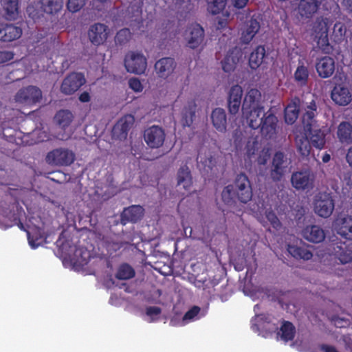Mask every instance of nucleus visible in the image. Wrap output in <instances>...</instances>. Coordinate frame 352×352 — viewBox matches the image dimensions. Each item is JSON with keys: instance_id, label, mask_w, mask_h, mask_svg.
<instances>
[{"instance_id": "1", "label": "nucleus", "mask_w": 352, "mask_h": 352, "mask_svg": "<svg viewBox=\"0 0 352 352\" xmlns=\"http://www.w3.org/2000/svg\"><path fill=\"white\" fill-rule=\"evenodd\" d=\"M252 188L248 177L245 173L236 175L233 184L225 186L221 192V199L228 206H233L238 200L247 204L252 198Z\"/></svg>"}, {"instance_id": "2", "label": "nucleus", "mask_w": 352, "mask_h": 352, "mask_svg": "<svg viewBox=\"0 0 352 352\" xmlns=\"http://www.w3.org/2000/svg\"><path fill=\"white\" fill-rule=\"evenodd\" d=\"M314 211L323 218L329 217L335 208V201L331 193L320 192L314 197Z\"/></svg>"}, {"instance_id": "3", "label": "nucleus", "mask_w": 352, "mask_h": 352, "mask_svg": "<svg viewBox=\"0 0 352 352\" xmlns=\"http://www.w3.org/2000/svg\"><path fill=\"white\" fill-rule=\"evenodd\" d=\"M327 23L324 20L316 21L314 26V41L317 47L323 54H330L333 51V45L329 43Z\"/></svg>"}, {"instance_id": "4", "label": "nucleus", "mask_w": 352, "mask_h": 352, "mask_svg": "<svg viewBox=\"0 0 352 352\" xmlns=\"http://www.w3.org/2000/svg\"><path fill=\"white\" fill-rule=\"evenodd\" d=\"M75 160V154L68 148H58L50 151L46 162L51 165L67 166Z\"/></svg>"}, {"instance_id": "5", "label": "nucleus", "mask_w": 352, "mask_h": 352, "mask_svg": "<svg viewBox=\"0 0 352 352\" xmlns=\"http://www.w3.org/2000/svg\"><path fill=\"white\" fill-rule=\"evenodd\" d=\"M124 62L126 71L136 74H143L147 67L146 58L140 52H129Z\"/></svg>"}, {"instance_id": "6", "label": "nucleus", "mask_w": 352, "mask_h": 352, "mask_svg": "<svg viewBox=\"0 0 352 352\" xmlns=\"http://www.w3.org/2000/svg\"><path fill=\"white\" fill-rule=\"evenodd\" d=\"M314 174L309 169L296 171L292 173L291 183L297 190H311L314 188Z\"/></svg>"}, {"instance_id": "7", "label": "nucleus", "mask_w": 352, "mask_h": 352, "mask_svg": "<svg viewBox=\"0 0 352 352\" xmlns=\"http://www.w3.org/2000/svg\"><path fill=\"white\" fill-rule=\"evenodd\" d=\"M42 98L41 90L32 85L20 89L15 95V100L26 105H34L39 102Z\"/></svg>"}, {"instance_id": "8", "label": "nucleus", "mask_w": 352, "mask_h": 352, "mask_svg": "<svg viewBox=\"0 0 352 352\" xmlns=\"http://www.w3.org/2000/svg\"><path fill=\"white\" fill-rule=\"evenodd\" d=\"M86 82L85 76L82 73L72 72L63 80L60 91L65 95H72L77 91Z\"/></svg>"}, {"instance_id": "9", "label": "nucleus", "mask_w": 352, "mask_h": 352, "mask_svg": "<svg viewBox=\"0 0 352 352\" xmlns=\"http://www.w3.org/2000/svg\"><path fill=\"white\" fill-rule=\"evenodd\" d=\"M143 136L146 144L151 148H159L162 146L166 138L164 130L157 125L146 129Z\"/></svg>"}, {"instance_id": "10", "label": "nucleus", "mask_w": 352, "mask_h": 352, "mask_svg": "<svg viewBox=\"0 0 352 352\" xmlns=\"http://www.w3.org/2000/svg\"><path fill=\"white\" fill-rule=\"evenodd\" d=\"M287 168V160L285 154L281 151L274 153L270 170V176L274 182L281 181Z\"/></svg>"}, {"instance_id": "11", "label": "nucleus", "mask_w": 352, "mask_h": 352, "mask_svg": "<svg viewBox=\"0 0 352 352\" xmlns=\"http://www.w3.org/2000/svg\"><path fill=\"white\" fill-rule=\"evenodd\" d=\"M109 30L107 25L96 23L91 25L88 30L90 42L96 46L103 44L107 39Z\"/></svg>"}, {"instance_id": "12", "label": "nucleus", "mask_w": 352, "mask_h": 352, "mask_svg": "<svg viewBox=\"0 0 352 352\" xmlns=\"http://www.w3.org/2000/svg\"><path fill=\"white\" fill-rule=\"evenodd\" d=\"M188 34L186 36L187 47L190 49H197L201 45L204 39V30L198 23L192 24L187 30Z\"/></svg>"}, {"instance_id": "13", "label": "nucleus", "mask_w": 352, "mask_h": 352, "mask_svg": "<svg viewBox=\"0 0 352 352\" xmlns=\"http://www.w3.org/2000/svg\"><path fill=\"white\" fill-rule=\"evenodd\" d=\"M315 67L318 75L320 78H329L335 72V60L333 58L328 56L317 58Z\"/></svg>"}, {"instance_id": "14", "label": "nucleus", "mask_w": 352, "mask_h": 352, "mask_svg": "<svg viewBox=\"0 0 352 352\" xmlns=\"http://www.w3.org/2000/svg\"><path fill=\"white\" fill-rule=\"evenodd\" d=\"M277 122L276 116L272 113L267 112L258 129L260 130L261 135L266 139H271L276 133Z\"/></svg>"}, {"instance_id": "15", "label": "nucleus", "mask_w": 352, "mask_h": 352, "mask_svg": "<svg viewBox=\"0 0 352 352\" xmlns=\"http://www.w3.org/2000/svg\"><path fill=\"white\" fill-rule=\"evenodd\" d=\"M134 120L133 116L131 114L122 117L113 127V135L120 140L126 139Z\"/></svg>"}, {"instance_id": "16", "label": "nucleus", "mask_w": 352, "mask_h": 352, "mask_svg": "<svg viewBox=\"0 0 352 352\" xmlns=\"http://www.w3.org/2000/svg\"><path fill=\"white\" fill-rule=\"evenodd\" d=\"M332 100L339 106H346L352 101V94L348 87L343 85H336L331 91Z\"/></svg>"}, {"instance_id": "17", "label": "nucleus", "mask_w": 352, "mask_h": 352, "mask_svg": "<svg viewBox=\"0 0 352 352\" xmlns=\"http://www.w3.org/2000/svg\"><path fill=\"white\" fill-rule=\"evenodd\" d=\"M322 0H300L298 12L302 18L311 19L319 10Z\"/></svg>"}, {"instance_id": "18", "label": "nucleus", "mask_w": 352, "mask_h": 352, "mask_svg": "<svg viewBox=\"0 0 352 352\" xmlns=\"http://www.w3.org/2000/svg\"><path fill=\"white\" fill-rule=\"evenodd\" d=\"M243 53L241 49L235 47L230 50L221 61L223 70L225 72L234 71L239 60L241 59Z\"/></svg>"}, {"instance_id": "19", "label": "nucleus", "mask_w": 352, "mask_h": 352, "mask_svg": "<svg viewBox=\"0 0 352 352\" xmlns=\"http://www.w3.org/2000/svg\"><path fill=\"white\" fill-rule=\"evenodd\" d=\"M242 95L243 90L241 86L236 85L230 88L228 98V107L231 114L235 115L239 112L241 105Z\"/></svg>"}, {"instance_id": "20", "label": "nucleus", "mask_w": 352, "mask_h": 352, "mask_svg": "<svg viewBox=\"0 0 352 352\" xmlns=\"http://www.w3.org/2000/svg\"><path fill=\"white\" fill-rule=\"evenodd\" d=\"M261 103V94L257 89H251L245 94L242 107V110L261 109H263Z\"/></svg>"}, {"instance_id": "21", "label": "nucleus", "mask_w": 352, "mask_h": 352, "mask_svg": "<svg viewBox=\"0 0 352 352\" xmlns=\"http://www.w3.org/2000/svg\"><path fill=\"white\" fill-rule=\"evenodd\" d=\"M21 27L10 23H0V41L11 42L19 38L22 35Z\"/></svg>"}, {"instance_id": "22", "label": "nucleus", "mask_w": 352, "mask_h": 352, "mask_svg": "<svg viewBox=\"0 0 352 352\" xmlns=\"http://www.w3.org/2000/svg\"><path fill=\"white\" fill-rule=\"evenodd\" d=\"M176 63L174 58L164 57L158 60L155 64V69L159 77L168 78L174 71Z\"/></svg>"}, {"instance_id": "23", "label": "nucleus", "mask_w": 352, "mask_h": 352, "mask_svg": "<svg viewBox=\"0 0 352 352\" xmlns=\"http://www.w3.org/2000/svg\"><path fill=\"white\" fill-rule=\"evenodd\" d=\"M243 118L246 120L248 126L253 129H258L262 123V119L266 113L264 108L261 109L242 110Z\"/></svg>"}, {"instance_id": "24", "label": "nucleus", "mask_w": 352, "mask_h": 352, "mask_svg": "<svg viewBox=\"0 0 352 352\" xmlns=\"http://www.w3.org/2000/svg\"><path fill=\"white\" fill-rule=\"evenodd\" d=\"M333 254L342 264L350 263L352 261V243H337L333 247Z\"/></svg>"}, {"instance_id": "25", "label": "nucleus", "mask_w": 352, "mask_h": 352, "mask_svg": "<svg viewBox=\"0 0 352 352\" xmlns=\"http://www.w3.org/2000/svg\"><path fill=\"white\" fill-rule=\"evenodd\" d=\"M317 115V105L316 102L312 100L305 107V113L302 118V124L305 130H310L312 127L316 126V118Z\"/></svg>"}, {"instance_id": "26", "label": "nucleus", "mask_w": 352, "mask_h": 352, "mask_svg": "<svg viewBox=\"0 0 352 352\" xmlns=\"http://www.w3.org/2000/svg\"><path fill=\"white\" fill-rule=\"evenodd\" d=\"M144 214V209L139 205H133L124 209L121 214V222L125 225L128 222L136 223Z\"/></svg>"}, {"instance_id": "27", "label": "nucleus", "mask_w": 352, "mask_h": 352, "mask_svg": "<svg viewBox=\"0 0 352 352\" xmlns=\"http://www.w3.org/2000/svg\"><path fill=\"white\" fill-rule=\"evenodd\" d=\"M260 28L259 21L254 16L251 17V19L245 23L243 30H242L241 41L243 43H249L258 32Z\"/></svg>"}, {"instance_id": "28", "label": "nucleus", "mask_w": 352, "mask_h": 352, "mask_svg": "<svg viewBox=\"0 0 352 352\" xmlns=\"http://www.w3.org/2000/svg\"><path fill=\"white\" fill-rule=\"evenodd\" d=\"M337 233L347 240L352 241V217L346 216L336 221Z\"/></svg>"}, {"instance_id": "29", "label": "nucleus", "mask_w": 352, "mask_h": 352, "mask_svg": "<svg viewBox=\"0 0 352 352\" xmlns=\"http://www.w3.org/2000/svg\"><path fill=\"white\" fill-rule=\"evenodd\" d=\"M213 126L217 131L224 133L227 129V115L226 111L222 108H215L212 110L210 116Z\"/></svg>"}, {"instance_id": "30", "label": "nucleus", "mask_w": 352, "mask_h": 352, "mask_svg": "<svg viewBox=\"0 0 352 352\" xmlns=\"http://www.w3.org/2000/svg\"><path fill=\"white\" fill-rule=\"evenodd\" d=\"M302 234L305 239L315 243H320L325 239L324 231L316 225L307 226Z\"/></svg>"}, {"instance_id": "31", "label": "nucleus", "mask_w": 352, "mask_h": 352, "mask_svg": "<svg viewBox=\"0 0 352 352\" xmlns=\"http://www.w3.org/2000/svg\"><path fill=\"white\" fill-rule=\"evenodd\" d=\"M305 131L309 133V140L312 146L319 150L324 148L327 135L325 130L312 127L311 129Z\"/></svg>"}, {"instance_id": "32", "label": "nucleus", "mask_w": 352, "mask_h": 352, "mask_svg": "<svg viewBox=\"0 0 352 352\" xmlns=\"http://www.w3.org/2000/svg\"><path fill=\"white\" fill-rule=\"evenodd\" d=\"M337 138L342 144L352 143V124L349 122H341L337 128Z\"/></svg>"}, {"instance_id": "33", "label": "nucleus", "mask_w": 352, "mask_h": 352, "mask_svg": "<svg viewBox=\"0 0 352 352\" xmlns=\"http://www.w3.org/2000/svg\"><path fill=\"white\" fill-rule=\"evenodd\" d=\"M309 78L308 66L302 60H298V66L294 74V81L300 86H306Z\"/></svg>"}, {"instance_id": "34", "label": "nucleus", "mask_w": 352, "mask_h": 352, "mask_svg": "<svg viewBox=\"0 0 352 352\" xmlns=\"http://www.w3.org/2000/svg\"><path fill=\"white\" fill-rule=\"evenodd\" d=\"M197 104L195 101L188 102L182 112V124L184 126H190L195 118Z\"/></svg>"}, {"instance_id": "35", "label": "nucleus", "mask_w": 352, "mask_h": 352, "mask_svg": "<svg viewBox=\"0 0 352 352\" xmlns=\"http://www.w3.org/2000/svg\"><path fill=\"white\" fill-rule=\"evenodd\" d=\"M288 252L296 259H302L304 261L310 260L313 254L308 247L298 246L294 245H288Z\"/></svg>"}, {"instance_id": "36", "label": "nucleus", "mask_w": 352, "mask_h": 352, "mask_svg": "<svg viewBox=\"0 0 352 352\" xmlns=\"http://www.w3.org/2000/svg\"><path fill=\"white\" fill-rule=\"evenodd\" d=\"M41 9L51 15L57 14L63 7V0H41Z\"/></svg>"}, {"instance_id": "37", "label": "nucleus", "mask_w": 352, "mask_h": 352, "mask_svg": "<svg viewBox=\"0 0 352 352\" xmlns=\"http://www.w3.org/2000/svg\"><path fill=\"white\" fill-rule=\"evenodd\" d=\"M265 56L264 46H257L250 54L249 57V65L252 69H257L263 63Z\"/></svg>"}, {"instance_id": "38", "label": "nucleus", "mask_w": 352, "mask_h": 352, "mask_svg": "<svg viewBox=\"0 0 352 352\" xmlns=\"http://www.w3.org/2000/svg\"><path fill=\"white\" fill-rule=\"evenodd\" d=\"M192 184L191 173L186 166L180 167L177 172V185L182 186L185 190H189Z\"/></svg>"}, {"instance_id": "39", "label": "nucleus", "mask_w": 352, "mask_h": 352, "mask_svg": "<svg viewBox=\"0 0 352 352\" xmlns=\"http://www.w3.org/2000/svg\"><path fill=\"white\" fill-rule=\"evenodd\" d=\"M296 144L298 153L305 157L309 156L311 150V143L307 135H297Z\"/></svg>"}, {"instance_id": "40", "label": "nucleus", "mask_w": 352, "mask_h": 352, "mask_svg": "<svg viewBox=\"0 0 352 352\" xmlns=\"http://www.w3.org/2000/svg\"><path fill=\"white\" fill-rule=\"evenodd\" d=\"M299 112V106L296 102L287 104L284 111L285 122L288 124H293L298 119Z\"/></svg>"}, {"instance_id": "41", "label": "nucleus", "mask_w": 352, "mask_h": 352, "mask_svg": "<svg viewBox=\"0 0 352 352\" xmlns=\"http://www.w3.org/2000/svg\"><path fill=\"white\" fill-rule=\"evenodd\" d=\"M280 338L284 341L292 340L295 337L296 328L294 325L289 321H283L280 328Z\"/></svg>"}, {"instance_id": "42", "label": "nucleus", "mask_w": 352, "mask_h": 352, "mask_svg": "<svg viewBox=\"0 0 352 352\" xmlns=\"http://www.w3.org/2000/svg\"><path fill=\"white\" fill-rule=\"evenodd\" d=\"M73 118V114L69 110H60L55 115L54 119L57 124L64 129L71 124Z\"/></svg>"}, {"instance_id": "43", "label": "nucleus", "mask_w": 352, "mask_h": 352, "mask_svg": "<svg viewBox=\"0 0 352 352\" xmlns=\"http://www.w3.org/2000/svg\"><path fill=\"white\" fill-rule=\"evenodd\" d=\"M3 6L7 15V18L10 19H14L18 14V0H3Z\"/></svg>"}, {"instance_id": "44", "label": "nucleus", "mask_w": 352, "mask_h": 352, "mask_svg": "<svg viewBox=\"0 0 352 352\" xmlns=\"http://www.w3.org/2000/svg\"><path fill=\"white\" fill-rule=\"evenodd\" d=\"M135 276V271L129 264L124 263L120 266L116 274L119 280H127Z\"/></svg>"}, {"instance_id": "45", "label": "nucleus", "mask_w": 352, "mask_h": 352, "mask_svg": "<svg viewBox=\"0 0 352 352\" xmlns=\"http://www.w3.org/2000/svg\"><path fill=\"white\" fill-rule=\"evenodd\" d=\"M227 0H210L208 1V11L212 15L222 12L226 8Z\"/></svg>"}, {"instance_id": "46", "label": "nucleus", "mask_w": 352, "mask_h": 352, "mask_svg": "<svg viewBox=\"0 0 352 352\" xmlns=\"http://www.w3.org/2000/svg\"><path fill=\"white\" fill-rule=\"evenodd\" d=\"M75 256L76 262L81 266L87 265L91 258L90 252L85 248H80L76 250Z\"/></svg>"}, {"instance_id": "47", "label": "nucleus", "mask_w": 352, "mask_h": 352, "mask_svg": "<svg viewBox=\"0 0 352 352\" xmlns=\"http://www.w3.org/2000/svg\"><path fill=\"white\" fill-rule=\"evenodd\" d=\"M131 37V33L128 28H123L120 30L115 37L116 42L120 45H122L128 42Z\"/></svg>"}, {"instance_id": "48", "label": "nucleus", "mask_w": 352, "mask_h": 352, "mask_svg": "<svg viewBox=\"0 0 352 352\" xmlns=\"http://www.w3.org/2000/svg\"><path fill=\"white\" fill-rule=\"evenodd\" d=\"M265 216L268 221L276 230H278L280 229L282 224L278 218L277 217L276 213L273 210H267Z\"/></svg>"}, {"instance_id": "49", "label": "nucleus", "mask_w": 352, "mask_h": 352, "mask_svg": "<svg viewBox=\"0 0 352 352\" xmlns=\"http://www.w3.org/2000/svg\"><path fill=\"white\" fill-rule=\"evenodd\" d=\"M87 0H68L67 8L71 12L79 11L85 5Z\"/></svg>"}, {"instance_id": "50", "label": "nucleus", "mask_w": 352, "mask_h": 352, "mask_svg": "<svg viewBox=\"0 0 352 352\" xmlns=\"http://www.w3.org/2000/svg\"><path fill=\"white\" fill-rule=\"evenodd\" d=\"M162 313V309L159 307L150 306L146 309V314L150 317L149 322H153L158 319Z\"/></svg>"}, {"instance_id": "51", "label": "nucleus", "mask_w": 352, "mask_h": 352, "mask_svg": "<svg viewBox=\"0 0 352 352\" xmlns=\"http://www.w3.org/2000/svg\"><path fill=\"white\" fill-rule=\"evenodd\" d=\"M199 311L200 307L198 306H193L183 316V322L194 319L199 314Z\"/></svg>"}, {"instance_id": "52", "label": "nucleus", "mask_w": 352, "mask_h": 352, "mask_svg": "<svg viewBox=\"0 0 352 352\" xmlns=\"http://www.w3.org/2000/svg\"><path fill=\"white\" fill-rule=\"evenodd\" d=\"M129 87L136 92L142 91L143 89V86L140 82V80L137 78H132L129 80Z\"/></svg>"}, {"instance_id": "53", "label": "nucleus", "mask_w": 352, "mask_h": 352, "mask_svg": "<svg viewBox=\"0 0 352 352\" xmlns=\"http://www.w3.org/2000/svg\"><path fill=\"white\" fill-rule=\"evenodd\" d=\"M14 54L11 51H0V64L6 63L14 58Z\"/></svg>"}, {"instance_id": "54", "label": "nucleus", "mask_w": 352, "mask_h": 352, "mask_svg": "<svg viewBox=\"0 0 352 352\" xmlns=\"http://www.w3.org/2000/svg\"><path fill=\"white\" fill-rule=\"evenodd\" d=\"M28 239L29 244L32 248H36L41 244V241H40L41 238L37 236L34 238L30 232H28Z\"/></svg>"}, {"instance_id": "55", "label": "nucleus", "mask_w": 352, "mask_h": 352, "mask_svg": "<svg viewBox=\"0 0 352 352\" xmlns=\"http://www.w3.org/2000/svg\"><path fill=\"white\" fill-rule=\"evenodd\" d=\"M249 0H231L233 6L238 9L245 7Z\"/></svg>"}, {"instance_id": "56", "label": "nucleus", "mask_w": 352, "mask_h": 352, "mask_svg": "<svg viewBox=\"0 0 352 352\" xmlns=\"http://www.w3.org/2000/svg\"><path fill=\"white\" fill-rule=\"evenodd\" d=\"M320 349L323 352H339L335 346L328 344H321Z\"/></svg>"}, {"instance_id": "57", "label": "nucleus", "mask_w": 352, "mask_h": 352, "mask_svg": "<svg viewBox=\"0 0 352 352\" xmlns=\"http://www.w3.org/2000/svg\"><path fill=\"white\" fill-rule=\"evenodd\" d=\"M78 99L81 102H88L91 100V96L87 91H83L80 94Z\"/></svg>"}, {"instance_id": "58", "label": "nucleus", "mask_w": 352, "mask_h": 352, "mask_svg": "<svg viewBox=\"0 0 352 352\" xmlns=\"http://www.w3.org/2000/svg\"><path fill=\"white\" fill-rule=\"evenodd\" d=\"M244 262H245V261L243 258L241 259V262H239V261L236 262L234 263V269L238 272H241V271L243 270L245 268Z\"/></svg>"}, {"instance_id": "59", "label": "nucleus", "mask_w": 352, "mask_h": 352, "mask_svg": "<svg viewBox=\"0 0 352 352\" xmlns=\"http://www.w3.org/2000/svg\"><path fill=\"white\" fill-rule=\"evenodd\" d=\"M346 160L349 164V166L352 168V146L350 147L346 155Z\"/></svg>"}, {"instance_id": "60", "label": "nucleus", "mask_w": 352, "mask_h": 352, "mask_svg": "<svg viewBox=\"0 0 352 352\" xmlns=\"http://www.w3.org/2000/svg\"><path fill=\"white\" fill-rule=\"evenodd\" d=\"M268 157H269V155L267 153H265V155H263V156L259 155V157H258V160H257L258 164L265 165L267 162Z\"/></svg>"}, {"instance_id": "61", "label": "nucleus", "mask_w": 352, "mask_h": 352, "mask_svg": "<svg viewBox=\"0 0 352 352\" xmlns=\"http://www.w3.org/2000/svg\"><path fill=\"white\" fill-rule=\"evenodd\" d=\"M227 25V20L226 19H219L218 20L217 28L218 30L223 29L226 28Z\"/></svg>"}, {"instance_id": "62", "label": "nucleus", "mask_w": 352, "mask_h": 352, "mask_svg": "<svg viewBox=\"0 0 352 352\" xmlns=\"http://www.w3.org/2000/svg\"><path fill=\"white\" fill-rule=\"evenodd\" d=\"M330 159H331V155H330L329 153H325L323 155L322 157V162H323L324 163H327V162H329V160H330Z\"/></svg>"}, {"instance_id": "63", "label": "nucleus", "mask_w": 352, "mask_h": 352, "mask_svg": "<svg viewBox=\"0 0 352 352\" xmlns=\"http://www.w3.org/2000/svg\"><path fill=\"white\" fill-rule=\"evenodd\" d=\"M342 28L343 25H341L340 23H336L334 25V30L338 28V31L340 32V34H342Z\"/></svg>"}, {"instance_id": "64", "label": "nucleus", "mask_w": 352, "mask_h": 352, "mask_svg": "<svg viewBox=\"0 0 352 352\" xmlns=\"http://www.w3.org/2000/svg\"><path fill=\"white\" fill-rule=\"evenodd\" d=\"M346 6L351 10L352 12V0H344Z\"/></svg>"}]
</instances>
